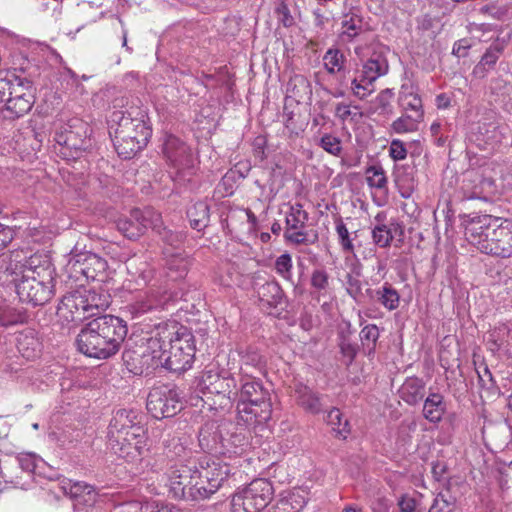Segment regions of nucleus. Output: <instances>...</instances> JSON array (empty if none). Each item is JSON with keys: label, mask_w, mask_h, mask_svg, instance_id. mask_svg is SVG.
Masks as SVG:
<instances>
[{"label": "nucleus", "mask_w": 512, "mask_h": 512, "mask_svg": "<svg viewBox=\"0 0 512 512\" xmlns=\"http://www.w3.org/2000/svg\"><path fill=\"white\" fill-rule=\"evenodd\" d=\"M195 356L193 336L180 333L176 323H160L135 349L123 352V360L133 374L165 368L181 373L191 368Z\"/></svg>", "instance_id": "1"}, {"label": "nucleus", "mask_w": 512, "mask_h": 512, "mask_svg": "<svg viewBox=\"0 0 512 512\" xmlns=\"http://www.w3.org/2000/svg\"><path fill=\"white\" fill-rule=\"evenodd\" d=\"M466 240L481 253L512 257V221L476 213L462 216Z\"/></svg>", "instance_id": "2"}, {"label": "nucleus", "mask_w": 512, "mask_h": 512, "mask_svg": "<svg viewBox=\"0 0 512 512\" xmlns=\"http://www.w3.org/2000/svg\"><path fill=\"white\" fill-rule=\"evenodd\" d=\"M127 333L126 321L105 314L85 324L77 335L76 345L88 357L108 359L119 352Z\"/></svg>", "instance_id": "3"}, {"label": "nucleus", "mask_w": 512, "mask_h": 512, "mask_svg": "<svg viewBox=\"0 0 512 512\" xmlns=\"http://www.w3.org/2000/svg\"><path fill=\"white\" fill-rule=\"evenodd\" d=\"M113 144L123 159H131L148 144L152 127L145 107L133 105L111 114Z\"/></svg>", "instance_id": "4"}, {"label": "nucleus", "mask_w": 512, "mask_h": 512, "mask_svg": "<svg viewBox=\"0 0 512 512\" xmlns=\"http://www.w3.org/2000/svg\"><path fill=\"white\" fill-rule=\"evenodd\" d=\"M54 272L49 261L41 264L40 257L30 256V267L15 288L20 301L32 306L46 304L54 294Z\"/></svg>", "instance_id": "5"}, {"label": "nucleus", "mask_w": 512, "mask_h": 512, "mask_svg": "<svg viewBox=\"0 0 512 512\" xmlns=\"http://www.w3.org/2000/svg\"><path fill=\"white\" fill-rule=\"evenodd\" d=\"M110 305V295L104 291L80 287L67 292L57 306V316L66 323L81 322L96 316Z\"/></svg>", "instance_id": "6"}, {"label": "nucleus", "mask_w": 512, "mask_h": 512, "mask_svg": "<svg viewBox=\"0 0 512 512\" xmlns=\"http://www.w3.org/2000/svg\"><path fill=\"white\" fill-rule=\"evenodd\" d=\"M238 411L251 415L257 424H264L271 419L272 403L269 391L260 380L249 377L242 383Z\"/></svg>", "instance_id": "7"}, {"label": "nucleus", "mask_w": 512, "mask_h": 512, "mask_svg": "<svg viewBox=\"0 0 512 512\" xmlns=\"http://www.w3.org/2000/svg\"><path fill=\"white\" fill-rule=\"evenodd\" d=\"M87 131V124L80 119L61 124L55 131V153L67 161L79 158L89 146Z\"/></svg>", "instance_id": "8"}, {"label": "nucleus", "mask_w": 512, "mask_h": 512, "mask_svg": "<svg viewBox=\"0 0 512 512\" xmlns=\"http://www.w3.org/2000/svg\"><path fill=\"white\" fill-rule=\"evenodd\" d=\"M274 495L272 483L263 478L251 481L232 497L235 512H261L268 506Z\"/></svg>", "instance_id": "9"}, {"label": "nucleus", "mask_w": 512, "mask_h": 512, "mask_svg": "<svg viewBox=\"0 0 512 512\" xmlns=\"http://www.w3.org/2000/svg\"><path fill=\"white\" fill-rule=\"evenodd\" d=\"M107 268V261L90 251L71 254L66 265L69 278L76 282L83 280L105 282Z\"/></svg>", "instance_id": "10"}, {"label": "nucleus", "mask_w": 512, "mask_h": 512, "mask_svg": "<svg viewBox=\"0 0 512 512\" xmlns=\"http://www.w3.org/2000/svg\"><path fill=\"white\" fill-rule=\"evenodd\" d=\"M7 104L2 109L3 117L9 120L18 119L27 114L35 102V88L32 81L17 75L12 77Z\"/></svg>", "instance_id": "11"}, {"label": "nucleus", "mask_w": 512, "mask_h": 512, "mask_svg": "<svg viewBox=\"0 0 512 512\" xmlns=\"http://www.w3.org/2000/svg\"><path fill=\"white\" fill-rule=\"evenodd\" d=\"M309 214L303 209L302 204L295 203L290 206L285 217L284 239L294 245H313L318 242L317 231H307Z\"/></svg>", "instance_id": "12"}, {"label": "nucleus", "mask_w": 512, "mask_h": 512, "mask_svg": "<svg viewBox=\"0 0 512 512\" xmlns=\"http://www.w3.org/2000/svg\"><path fill=\"white\" fill-rule=\"evenodd\" d=\"M146 408L155 419H163L175 416L182 409V402L175 387L161 385L150 390Z\"/></svg>", "instance_id": "13"}, {"label": "nucleus", "mask_w": 512, "mask_h": 512, "mask_svg": "<svg viewBox=\"0 0 512 512\" xmlns=\"http://www.w3.org/2000/svg\"><path fill=\"white\" fill-rule=\"evenodd\" d=\"M141 420L142 417L137 411L126 409L116 411L108 427L110 429V437L123 439V434L131 436L132 440L146 443L147 432Z\"/></svg>", "instance_id": "14"}, {"label": "nucleus", "mask_w": 512, "mask_h": 512, "mask_svg": "<svg viewBox=\"0 0 512 512\" xmlns=\"http://www.w3.org/2000/svg\"><path fill=\"white\" fill-rule=\"evenodd\" d=\"M196 477L206 479L207 487L203 492H217L229 477L233 475L232 467L219 459H213L209 456H202L196 463Z\"/></svg>", "instance_id": "15"}, {"label": "nucleus", "mask_w": 512, "mask_h": 512, "mask_svg": "<svg viewBox=\"0 0 512 512\" xmlns=\"http://www.w3.org/2000/svg\"><path fill=\"white\" fill-rule=\"evenodd\" d=\"M162 152L167 163L177 173L191 171L194 167V159L190 148L185 142L174 135H166L162 145Z\"/></svg>", "instance_id": "16"}, {"label": "nucleus", "mask_w": 512, "mask_h": 512, "mask_svg": "<svg viewBox=\"0 0 512 512\" xmlns=\"http://www.w3.org/2000/svg\"><path fill=\"white\" fill-rule=\"evenodd\" d=\"M30 267V257L23 255L22 251L1 252L0 254V285H14L23 278V274Z\"/></svg>", "instance_id": "17"}, {"label": "nucleus", "mask_w": 512, "mask_h": 512, "mask_svg": "<svg viewBox=\"0 0 512 512\" xmlns=\"http://www.w3.org/2000/svg\"><path fill=\"white\" fill-rule=\"evenodd\" d=\"M196 464H175L168 472L169 493L175 499L188 500V492L192 488L193 477H196Z\"/></svg>", "instance_id": "18"}, {"label": "nucleus", "mask_w": 512, "mask_h": 512, "mask_svg": "<svg viewBox=\"0 0 512 512\" xmlns=\"http://www.w3.org/2000/svg\"><path fill=\"white\" fill-rule=\"evenodd\" d=\"M465 199L487 200L495 191L494 180L477 171L465 174L461 187Z\"/></svg>", "instance_id": "19"}, {"label": "nucleus", "mask_w": 512, "mask_h": 512, "mask_svg": "<svg viewBox=\"0 0 512 512\" xmlns=\"http://www.w3.org/2000/svg\"><path fill=\"white\" fill-rule=\"evenodd\" d=\"M200 384L211 394H223L228 397L237 394L236 380L229 373L220 374L212 369L206 370L201 376Z\"/></svg>", "instance_id": "20"}, {"label": "nucleus", "mask_w": 512, "mask_h": 512, "mask_svg": "<svg viewBox=\"0 0 512 512\" xmlns=\"http://www.w3.org/2000/svg\"><path fill=\"white\" fill-rule=\"evenodd\" d=\"M386 215L383 212L378 213L374 217L376 222L372 229L371 235L373 243L380 248H386L391 245L395 235L403 236L404 230L400 222L391 219L388 223H384Z\"/></svg>", "instance_id": "21"}, {"label": "nucleus", "mask_w": 512, "mask_h": 512, "mask_svg": "<svg viewBox=\"0 0 512 512\" xmlns=\"http://www.w3.org/2000/svg\"><path fill=\"white\" fill-rule=\"evenodd\" d=\"M240 358V371L244 376L252 377L253 373L264 374L267 366L266 356L256 346H246L237 349Z\"/></svg>", "instance_id": "22"}, {"label": "nucleus", "mask_w": 512, "mask_h": 512, "mask_svg": "<svg viewBox=\"0 0 512 512\" xmlns=\"http://www.w3.org/2000/svg\"><path fill=\"white\" fill-rule=\"evenodd\" d=\"M230 426L232 429L224 427L226 436L222 435L218 451L219 455L227 456L229 458L242 455L249 446L248 438L244 433V429L238 428L232 424H230Z\"/></svg>", "instance_id": "23"}, {"label": "nucleus", "mask_w": 512, "mask_h": 512, "mask_svg": "<svg viewBox=\"0 0 512 512\" xmlns=\"http://www.w3.org/2000/svg\"><path fill=\"white\" fill-rule=\"evenodd\" d=\"M123 439L110 437V429L108 428V447L119 458L125 459L128 462L137 460L144 452L146 443L128 439V436L123 435Z\"/></svg>", "instance_id": "24"}, {"label": "nucleus", "mask_w": 512, "mask_h": 512, "mask_svg": "<svg viewBox=\"0 0 512 512\" xmlns=\"http://www.w3.org/2000/svg\"><path fill=\"white\" fill-rule=\"evenodd\" d=\"M59 487L64 495L74 500L77 504L92 505L96 500L97 493L95 488L85 482L64 478L60 481Z\"/></svg>", "instance_id": "25"}, {"label": "nucleus", "mask_w": 512, "mask_h": 512, "mask_svg": "<svg viewBox=\"0 0 512 512\" xmlns=\"http://www.w3.org/2000/svg\"><path fill=\"white\" fill-rule=\"evenodd\" d=\"M224 427L214 420H208L201 426L198 441L203 451L218 454Z\"/></svg>", "instance_id": "26"}, {"label": "nucleus", "mask_w": 512, "mask_h": 512, "mask_svg": "<svg viewBox=\"0 0 512 512\" xmlns=\"http://www.w3.org/2000/svg\"><path fill=\"white\" fill-rule=\"evenodd\" d=\"M507 42L497 38L485 51L480 61L473 68L472 74L479 79L486 77L487 73L493 69L503 54Z\"/></svg>", "instance_id": "27"}, {"label": "nucleus", "mask_w": 512, "mask_h": 512, "mask_svg": "<svg viewBox=\"0 0 512 512\" xmlns=\"http://www.w3.org/2000/svg\"><path fill=\"white\" fill-rule=\"evenodd\" d=\"M389 69L388 61L381 52H373L363 63L360 73L361 81L374 83L379 77L387 74Z\"/></svg>", "instance_id": "28"}, {"label": "nucleus", "mask_w": 512, "mask_h": 512, "mask_svg": "<svg viewBox=\"0 0 512 512\" xmlns=\"http://www.w3.org/2000/svg\"><path fill=\"white\" fill-rule=\"evenodd\" d=\"M426 383L417 376L407 377L398 390L399 397L408 405L419 404L425 396Z\"/></svg>", "instance_id": "29"}, {"label": "nucleus", "mask_w": 512, "mask_h": 512, "mask_svg": "<svg viewBox=\"0 0 512 512\" xmlns=\"http://www.w3.org/2000/svg\"><path fill=\"white\" fill-rule=\"evenodd\" d=\"M305 505L306 499L300 491H284L266 512H300Z\"/></svg>", "instance_id": "30"}, {"label": "nucleus", "mask_w": 512, "mask_h": 512, "mask_svg": "<svg viewBox=\"0 0 512 512\" xmlns=\"http://www.w3.org/2000/svg\"><path fill=\"white\" fill-rule=\"evenodd\" d=\"M295 399L299 406L311 414H319L323 410L320 394L302 383L295 386Z\"/></svg>", "instance_id": "31"}, {"label": "nucleus", "mask_w": 512, "mask_h": 512, "mask_svg": "<svg viewBox=\"0 0 512 512\" xmlns=\"http://www.w3.org/2000/svg\"><path fill=\"white\" fill-rule=\"evenodd\" d=\"M447 407L444 401V396L438 392H429L423 403L422 415L430 423H439Z\"/></svg>", "instance_id": "32"}, {"label": "nucleus", "mask_w": 512, "mask_h": 512, "mask_svg": "<svg viewBox=\"0 0 512 512\" xmlns=\"http://www.w3.org/2000/svg\"><path fill=\"white\" fill-rule=\"evenodd\" d=\"M142 210L133 209L129 217H121L117 220L116 226L128 239H137L145 233V225L141 221Z\"/></svg>", "instance_id": "33"}, {"label": "nucleus", "mask_w": 512, "mask_h": 512, "mask_svg": "<svg viewBox=\"0 0 512 512\" xmlns=\"http://www.w3.org/2000/svg\"><path fill=\"white\" fill-rule=\"evenodd\" d=\"M366 294L370 300L380 303L388 311H393L399 307L400 295L398 291L387 282L378 289H367Z\"/></svg>", "instance_id": "34"}, {"label": "nucleus", "mask_w": 512, "mask_h": 512, "mask_svg": "<svg viewBox=\"0 0 512 512\" xmlns=\"http://www.w3.org/2000/svg\"><path fill=\"white\" fill-rule=\"evenodd\" d=\"M190 265L191 260L187 254H171L165 262L166 276L173 281L183 279L187 275Z\"/></svg>", "instance_id": "35"}, {"label": "nucleus", "mask_w": 512, "mask_h": 512, "mask_svg": "<svg viewBox=\"0 0 512 512\" xmlns=\"http://www.w3.org/2000/svg\"><path fill=\"white\" fill-rule=\"evenodd\" d=\"M286 92L288 98H293L299 104L311 96V84L304 75L294 74L287 83Z\"/></svg>", "instance_id": "36"}, {"label": "nucleus", "mask_w": 512, "mask_h": 512, "mask_svg": "<svg viewBox=\"0 0 512 512\" xmlns=\"http://www.w3.org/2000/svg\"><path fill=\"white\" fill-rule=\"evenodd\" d=\"M187 218L193 229L197 231L204 230L209 225L210 221L209 204L206 201L195 202L188 208Z\"/></svg>", "instance_id": "37"}, {"label": "nucleus", "mask_w": 512, "mask_h": 512, "mask_svg": "<svg viewBox=\"0 0 512 512\" xmlns=\"http://www.w3.org/2000/svg\"><path fill=\"white\" fill-rule=\"evenodd\" d=\"M259 299L270 307H277L284 302V292L280 284L275 281H267L257 290Z\"/></svg>", "instance_id": "38"}, {"label": "nucleus", "mask_w": 512, "mask_h": 512, "mask_svg": "<svg viewBox=\"0 0 512 512\" xmlns=\"http://www.w3.org/2000/svg\"><path fill=\"white\" fill-rule=\"evenodd\" d=\"M487 342L491 351L508 349L512 346V326L501 324L495 327L488 335Z\"/></svg>", "instance_id": "39"}, {"label": "nucleus", "mask_w": 512, "mask_h": 512, "mask_svg": "<svg viewBox=\"0 0 512 512\" xmlns=\"http://www.w3.org/2000/svg\"><path fill=\"white\" fill-rule=\"evenodd\" d=\"M16 346L18 352L27 360L37 358L41 352L40 342L32 331L20 333L17 337Z\"/></svg>", "instance_id": "40"}, {"label": "nucleus", "mask_w": 512, "mask_h": 512, "mask_svg": "<svg viewBox=\"0 0 512 512\" xmlns=\"http://www.w3.org/2000/svg\"><path fill=\"white\" fill-rule=\"evenodd\" d=\"M343 41H352L355 37L365 31V24L361 16L355 13L346 14L342 20Z\"/></svg>", "instance_id": "41"}, {"label": "nucleus", "mask_w": 512, "mask_h": 512, "mask_svg": "<svg viewBox=\"0 0 512 512\" xmlns=\"http://www.w3.org/2000/svg\"><path fill=\"white\" fill-rule=\"evenodd\" d=\"M283 122L290 138L299 136L307 125L301 115L294 110H290L287 105L283 108Z\"/></svg>", "instance_id": "42"}, {"label": "nucleus", "mask_w": 512, "mask_h": 512, "mask_svg": "<svg viewBox=\"0 0 512 512\" xmlns=\"http://www.w3.org/2000/svg\"><path fill=\"white\" fill-rule=\"evenodd\" d=\"M163 301L156 297V295L149 291L143 299L136 300L127 306L129 312L133 317H139L157 307L161 306Z\"/></svg>", "instance_id": "43"}, {"label": "nucleus", "mask_w": 512, "mask_h": 512, "mask_svg": "<svg viewBox=\"0 0 512 512\" xmlns=\"http://www.w3.org/2000/svg\"><path fill=\"white\" fill-rule=\"evenodd\" d=\"M476 139L491 146L499 143L501 141V131L498 124L492 121L478 123Z\"/></svg>", "instance_id": "44"}, {"label": "nucleus", "mask_w": 512, "mask_h": 512, "mask_svg": "<svg viewBox=\"0 0 512 512\" xmlns=\"http://www.w3.org/2000/svg\"><path fill=\"white\" fill-rule=\"evenodd\" d=\"M399 102L405 113L414 115L416 118L423 119L424 111L422 100L418 94L413 92L401 91Z\"/></svg>", "instance_id": "45"}, {"label": "nucleus", "mask_w": 512, "mask_h": 512, "mask_svg": "<svg viewBox=\"0 0 512 512\" xmlns=\"http://www.w3.org/2000/svg\"><path fill=\"white\" fill-rule=\"evenodd\" d=\"M366 181L369 187L387 191L388 179L381 165H371L366 168Z\"/></svg>", "instance_id": "46"}, {"label": "nucleus", "mask_w": 512, "mask_h": 512, "mask_svg": "<svg viewBox=\"0 0 512 512\" xmlns=\"http://www.w3.org/2000/svg\"><path fill=\"white\" fill-rule=\"evenodd\" d=\"M329 278V274L325 269L320 268L313 270L310 284L318 298L328 294L330 286Z\"/></svg>", "instance_id": "47"}, {"label": "nucleus", "mask_w": 512, "mask_h": 512, "mask_svg": "<svg viewBox=\"0 0 512 512\" xmlns=\"http://www.w3.org/2000/svg\"><path fill=\"white\" fill-rule=\"evenodd\" d=\"M325 69L329 74L334 75L344 68L346 58L338 49H328L323 57Z\"/></svg>", "instance_id": "48"}, {"label": "nucleus", "mask_w": 512, "mask_h": 512, "mask_svg": "<svg viewBox=\"0 0 512 512\" xmlns=\"http://www.w3.org/2000/svg\"><path fill=\"white\" fill-rule=\"evenodd\" d=\"M326 422L343 438H346L347 434L350 432L348 420L343 419V414L337 408H333L328 412Z\"/></svg>", "instance_id": "49"}, {"label": "nucleus", "mask_w": 512, "mask_h": 512, "mask_svg": "<svg viewBox=\"0 0 512 512\" xmlns=\"http://www.w3.org/2000/svg\"><path fill=\"white\" fill-rule=\"evenodd\" d=\"M360 268H354L352 273L346 275L345 285L347 294L355 301H359L362 294V282L360 280Z\"/></svg>", "instance_id": "50"}, {"label": "nucleus", "mask_w": 512, "mask_h": 512, "mask_svg": "<svg viewBox=\"0 0 512 512\" xmlns=\"http://www.w3.org/2000/svg\"><path fill=\"white\" fill-rule=\"evenodd\" d=\"M420 121H422V119L416 118L414 115L409 113H405L401 117L394 120L391 126L395 133L402 134L417 130L418 123Z\"/></svg>", "instance_id": "51"}, {"label": "nucleus", "mask_w": 512, "mask_h": 512, "mask_svg": "<svg viewBox=\"0 0 512 512\" xmlns=\"http://www.w3.org/2000/svg\"><path fill=\"white\" fill-rule=\"evenodd\" d=\"M142 224L145 225V231L148 228H151L152 230L156 231L158 234H162L163 228V221L161 214L153 209H145L142 211V217H141Z\"/></svg>", "instance_id": "52"}, {"label": "nucleus", "mask_w": 512, "mask_h": 512, "mask_svg": "<svg viewBox=\"0 0 512 512\" xmlns=\"http://www.w3.org/2000/svg\"><path fill=\"white\" fill-rule=\"evenodd\" d=\"M335 230L343 252L354 253L355 246L353 244V239L350 237V233L342 219H339L336 222Z\"/></svg>", "instance_id": "53"}, {"label": "nucleus", "mask_w": 512, "mask_h": 512, "mask_svg": "<svg viewBox=\"0 0 512 512\" xmlns=\"http://www.w3.org/2000/svg\"><path fill=\"white\" fill-rule=\"evenodd\" d=\"M359 336L362 345L367 346L369 351H373L379 339L380 332L375 324H367L361 329Z\"/></svg>", "instance_id": "54"}, {"label": "nucleus", "mask_w": 512, "mask_h": 512, "mask_svg": "<svg viewBox=\"0 0 512 512\" xmlns=\"http://www.w3.org/2000/svg\"><path fill=\"white\" fill-rule=\"evenodd\" d=\"M201 487L208 489L206 479L202 477H193L192 488H189L191 491L188 492V500L198 501L207 499L215 493L208 491L203 492V489H200Z\"/></svg>", "instance_id": "55"}, {"label": "nucleus", "mask_w": 512, "mask_h": 512, "mask_svg": "<svg viewBox=\"0 0 512 512\" xmlns=\"http://www.w3.org/2000/svg\"><path fill=\"white\" fill-rule=\"evenodd\" d=\"M318 144L323 150L333 156H339L342 152L341 140L332 134H324Z\"/></svg>", "instance_id": "56"}, {"label": "nucleus", "mask_w": 512, "mask_h": 512, "mask_svg": "<svg viewBox=\"0 0 512 512\" xmlns=\"http://www.w3.org/2000/svg\"><path fill=\"white\" fill-rule=\"evenodd\" d=\"M292 257L288 253L281 254L275 260L274 268L276 272L285 280L292 279Z\"/></svg>", "instance_id": "57"}, {"label": "nucleus", "mask_w": 512, "mask_h": 512, "mask_svg": "<svg viewBox=\"0 0 512 512\" xmlns=\"http://www.w3.org/2000/svg\"><path fill=\"white\" fill-rule=\"evenodd\" d=\"M26 315L23 312L17 311L14 308L3 310L0 314V324L2 326H11L18 323H23Z\"/></svg>", "instance_id": "58"}, {"label": "nucleus", "mask_w": 512, "mask_h": 512, "mask_svg": "<svg viewBox=\"0 0 512 512\" xmlns=\"http://www.w3.org/2000/svg\"><path fill=\"white\" fill-rule=\"evenodd\" d=\"M351 89L353 94L359 99H365L374 91L373 83L362 82L360 75L352 80Z\"/></svg>", "instance_id": "59"}, {"label": "nucleus", "mask_w": 512, "mask_h": 512, "mask_svg": "<svg viewBox=\"0 0 512 512\" xmlns=\"http://www.w3.org/2000/svg\"><path fill=\"white\" fill-rule=\"evenodd\" d=\"M12 77H15V74L0 71V103L7 104L9 92L13 85Z\"/></svg>", "instance_id": "60"}, {"label": "nucleus", "mask_w": 512, "mask_h": 512, "mask_svg": "<svg viewBox=\"0 0 512 512\" xmlns=\"http://www.w3.org/2000/svg\"><path fill=\"white\" fill-rule=\"evenodd\" d=\"M278 21L286 28L295 24L294 17L291 15L288 5L282 1L275 9Z\"/></svg>", "instance_id": "61"}, {"label": "nucleus", "mask_w": 512, "mask_h": 512, "mask_svg": "<svg viewBox=\"0 0 512 512\" xmlns=\"http://www.w3.org/2000/svg\"><path fill=\"white\" fill-rule=\"evenodd\" d=\"M341 354L347 359L346 364L350 365L357 355V345L348 338L343 337L339 343Z\"/></svg>", "instance_id": "62"}, {"label": "nucleus", "mask_w": 512, "mask_h": 512, "mask_svg": "<svg viewBox=\"0 0 512 512\" xmlns=\"http://www.w3.org/2000/svg\"><path fill=\"white\" fill-rule=\"evenodd\" d=\"M165 449H166V455L169 458H175V457H182L186 449L185 447L180 443V440L178 438L173 437L172 439L166 441Z\"/></svg>", "instance_id": "63"}, {"label": "nucleus", "mask_w": 512, "mask_h": 512, "mask_svg": "<svg viewBox=\"0 0 512 512\" xmlns=\"http://www.w3.org/2000/svg\"><path fill=\"white\" fill-rule=\"evenodd\" d=\"M452 510V503H450L445 496L440 493L435 497L429 512H452Z\"/></svg>", "instance_id": "64"}]
</instances>
